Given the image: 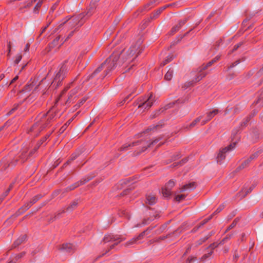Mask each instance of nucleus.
<instances>
[{
    "label": "nucleus",
    "instance_id": "14",
    "mask_svg": "<svg viewBox=\"0 0 263 263\" xmlns=\"http://www.w3.org/2000/svg\"><path fill=\"white\" fill-rule=\"evenodd\" d=\"M144 141L142 139L134 141L131 143H125L123 144L121 147L118 149V151L120 152L124 151L127 150L129 147L138 146L142 144Z\"/></svg>",
    "mask_w": 263,
    "mask_h": 263
},
{
    "label": "nucleus",
    "instance_id": "60",
    "mask_svg": "<svg viewBox=\"0 0 263 263\" xmlns=\"http://www.w3.org/2000/svg\"><path fill=\"white\" fill-rule=\"evenodd\" d=\"M208 240V238L206 236L200 239L197 241H196V246H200L204 243L206 240Z\"/></svg>",
    "mask_w": 263,
    "mask_h": 263
},
{
    "label": "nucleus",
    "instance_id": "26",
    "mask_svg": "<svg viewBox=\"0 0 263 263\" xmlns=\"http://www.w3.org/2000/svg\"><path fill=\"white\" fill-rule=\"evenodd\" d=\"M32 205L33 204L31 203L30 201L29 202H27L21 208L19 209V210H18V212H19L20 214L23 213L24 212L28 210Z\"/></svg>",
    "mask_w": 263,
    "mask_h": 263
},
{
    "label": "nucleus",
    "instance_id": "58",
    "mask_svg": "<svg viewBox=\"0 0 263 263\" xmlns=\"http://www.w3.org/2000/svg\"><path fill=\"white\" fill-rule=\"evenodd\" d=\"M212 217H213V215H211L208 218L204 219L203 221H202L199 223V225L200 226V227H201L202 226H203L204 224H205L206 223H207L210 219H211L212 218Z\"/></svg>",
    "mask_w": 263,
    "mask_h": 263
},
{
    "label": "nucleus",
    "instance_id": "55",
    "mask_svg": "<svg viewBox=\"0 0 263 263\" xmlns=\"http://www.w3.org/2000/svg\"><path fill=\"white\" fill-rule=\"evenodd\" d=\"M224 208V204H220L218 208L216 209V210L212 214L213 216L216 214H217L219 212H220Z\"/></svg>",
    "mask_w": 263,
    "mask_h": 263
},
{
    "label": "nucleus",
    "instance_id": "12",
    "mask_svg": "<svg viewBox=\"0 0 263 263\" xmlns=\"http://www.w3.org/2000/svg\"><path fill=\"white\" fill-rule=\"evenodd\" d=\"M162 137H159L158 138L155 139V140H153L151 142H150L149 144H147L146 145L143 146L141 150L140 151H135L133 153V156H137L139 155H140L142 152H144L145 151L148 147H149L151 146V145L157 143L161 139Z\"/></svg>",
    "mask_w": 263,
    "mask_h": 263
},
{
    "label": "nucleus",
    "instance_id": "18",
    "mask_svg": "<svg viewBox=\"0 0 263 263\" xmlns=\"http://www.w3.org/2000/svg\"><path fill=\"white\" fill-rule=\"evenodd\" d=\"M171 4H168L165 5L163 7H161L158 9L156 11H155L154 13H153L151 15V18L152 19H155L161 13V12L164 11L165 9L171 6Z\"/></svg>",
    "mask_w": 263,
    "mask_h": 263
},
{
    "label": "nucleus",
    "instance_id": "42",
    "mask_svg": "<svg viewBox=\"0 0 263 263\" xmlns=\"http://www.w3.org/2000/svg\"><path fill=\"white\" fill-rule=\"evenodd\" d=\"M162 193L164 197H168L171 195V190L164 186L162 188Z\"/></svg>",
    "mask_w": 263,
    "mask_h": 263
},
{
    "label": "nucleus",
    "instance_id": "35",
    "mask_svg": "<svg viewBox=\"0 0 263 263\" xmlns=\"http://www.w3.org/2000/svg\"><path fill=\"white\" fill-rule=\"evenodd\" d=\"M174 233H175V231L172 232V233H169V234H167L165 236H160V237H158L157 238H156V239H155V242H159L163 240H164V239H165L166 238H171Z\"/></svg>",
    "mask_w": 263,
    "mask_h": 263
},
{
    "label": "nucleus",
    "instance_id": "36",
    "mask_svg": "<svg viewBox=\"0 0 263 263\" xmlns=\"http://www.w3.org/2000/svg\"><path fill=\"white\" fill-rule=\"evenodd\" d=\"M239 220H240L239 218H238V217L236 218L233 220L232 223L227 228V229H226L224 233H227V232H228L232 229L234 228L236 226V224H237V223L239 222Z\"/></svg>",
    "mask_w": 263,
    "mask_h": 263
},
{
    "label": "nucleus",
    "instance_id": "21",
    "mask_svg": "<svg viewBox=\"0 0 263 263\" xmlns=\"http://www.w3.org/2000/svg\"><path fill=\"white\" fill-rule=\"evenodd\" d=\"M96 8V4L91 2L87 13L85 14V16H87V18L91 16L95 12Z\"/></svg>",
    "mask_w": 263,
    "mask_h": 263
},
{
    "label": "nucleus",
    "instance_id": "57",
    "mask_svg": "<svg viewBox=\"0 0 263 263\" xmlns=\"http://www.w3.org/2000/svg\"><path fill=\"white\" fill-rule=\"evenodd\" d=\"M39 147V146L36 144L33 149L28 152V156H29L30 157H31L37 151Z\"/></svg>",
    "mask_w": 263,
    "mask_h": 263
},
{
    "label": "nucleus",
    "instance_id": "38",
    "mask_svg": "<svg viewBox=\"0 0 263 263\" xmlns=\"http://www.w3.org/2000/svg\"><path fill=\"white\" fill-rule=\"evenodd\" d=\"M251 118V116L249 115L247 116L246 118H245L243 121L241 122L239 128H243L244 127H246L248 124V123L249 122Z\"/></svg>",
    "mask_w": 263,
    "mask_h": 263
},
{
    "label": "nucleus",
    "instance_id": "31",
    "mask_svg": "<svg viewBox=\"0 0 263 263\" xmlns=\"http://www.w3.org/2000/svg\"><path fill=\"white\" fill-rule=\"evenodd\" d=\"M88 99V97H84L79 102L73 106V110H76L79 108Z\"/></svg>",
    "mask_w": 263,
    "mask_h": 263
},
{
    "label": "nucleus",
    "instance_id": "32",
    "mask_svg": "<svg viewBox=\"0 0 263 263\" xmlns=\"http://www.w3.org/2000/svg\"><path fill=\"white\" fill-rule=\"evenodd\" d=\"M34 84L33 82H31L30 83L27 84L23 88V89L20 91L21 92H28L30 91L34 87Z\"/></svg>",
    "mask_w": 263,
    "mask_h": 263
},
{
    "label": "nucleus",
    "instance_id": "29",
    "mask_svg": "<svg viewBox=\"0 0 263 263\" xmlns=\"http://www.w3.org/2000/svg\"><path fill=\"white\" fill-rule=\"evenodd\" d=\"M174 58V56L172 54H169L166 58L163 60L160 64V66L163 67L168 63L171 62Z\"/></svg>",
    "mask_w": 263,
    "mask_h": 263
},
{
    "label": "nucleus",
    "instance_id": "39",
    "mask_svg": "<svg viewBox=\"0 0 263 263\" xmlns=\"http://www.w3.org/2000/svg\"><path fill=\"white\" fill-rule=\"evenodd\" d=\"M166 108H161L159 110H157L155 111H154L151 115V119H153L156 117H157L158 116H159L161 112H162L164 110H165Z\"/></svg>",
    "mask_w": 263,
    "mask_h": 263
},
{
    "label": "nucleus",
    "instance_id": "10",
    "mask_svg": "<svg viewBox=\"0 0 263 263\" xmlns=\"http://www.w3.org/2000/svg\"><path fill=\"white\" fill-rule=\"evenodd\" d=\"M125 238L120 235H114L112 233L106 234L103 239V241L104 243H107L110 241H122L124 240Z\"/></svg>",
    "mask_w": 263,
    "mask_h": 263
},
{
    "label": "nucleus",
    "instance_id": "41",
    "mask_svg": "<svg viewBox=\"0 0 263 263\" xmlns=\"http://www.w3.org/2000/svg\"><path fill=\"white\" fill-rule=\"evenodd\" d=\"M162 127V125L157 124L156 125H153L149 126L143 133H148L151 131H154L158 128H160Z\"/></svg>",
    "mask_w": 263,
    "mask_h": 263
},
{
    "label": "nucleus",
    "instance_id": "45",
    "mask_svg": "<svg viewBox=\"0 0 263 263\" xmlns=\"http://www.w3.org/2000/svg\"><path fill=\"white\" fill-rule=\"evenodd\" d=\"M71 121L70 120H69L64 125H63L59 129V134H62L64 132V131L66 130V129L67 128V126L70 123Z\"/></svg>",
    "mask_w": 263,
    "mask_h": 263
},
{
    "label": "nucleus",
    "instance_id": "50",
    "mask_svg": "<svg viewBox=\"0 0 263 263\" xmlns=\"http://www.w3.org/2000/svg\"><path fill=\"white\" fill-rule=\"evenodd\" d=\"M259 154V152H256L255 153L251 154L248 159L251 162L252 160L257 158L258 157Z\"/></svg>",
    "mask_w": 263,
    "mask_h": 263
},
{
    "label": "nucleus",
    "instance_id": "56",
    "mask_svg": "<svg viewBox=\"0 0 263 263\" xmlns=\"http://www.w3.org/2000/svg\"><path fill=\"white\" fill-rule=\"evenodd\" d=\"M187 161V158H184L182 159L180 162H175L172 165H173L174 167L178 166L179 164L182 165L184 164Z\"/></svg>",
    "mask_w": 263,
    "mask_h": 263
},
{
    "label": "nucleus",
    "instance_id": "5",
    "mask_svg": "<svg viewBox=\"0 0 263 263\" xmlns=\"http://www.w3.org/2000/svg\"><path fill=\"white\" fill-rule=\"evenodd\" d=\"M67 62L68 61L65 60L62 64L59 71L56 74L51 84L53 87H55V88H57L61 85V82L65 77L68 69V67L67 66Z\"/></svg>",
    "mask_w": 263,
    "mask_h": 263
},
{
    "label": "nucleus",
    "instance_id": "49",
    "mask_svg": "<svg viewBox=\"0 0 263 263\" xmlns=\"http://www.w3.org/2000/svg\"><path fill=\"white\" fill-rule=\"evenodd\" d=\"M175 183L173 180H169L167 183L165 184V187L168 189L169 190H172L173 187L174 186Z\"/></svg>",
    "mask_w": 263,
    "mask_h": 263
},
{
    "label": "nucleus",
    "instance_id": "4",
    "mask_svg": "<svg viewBox=\"0 0 263 263\" xmlns=\"http://www.w3.org/2000/svg\"><path fill=\"white\" fill-rule=\"evenodd\" d=\"M143 40L139 39L135 43H133L126 51V59H129L133 57V60L136 59L143 50L144 47L142 45Z\"/></svg>",
    "mask_w": 263,
    "mask_h": 263
},
{
    "label": "nucleus",
    "instance_id": "44",
    "mask_svg": "<svg viewBox=\"0 0 263 263\" xmlns=\"http://www.w3.org/2000/svg\"><path fill=\"white\" fill-rule=\"evenodd\" d=\"M43 4V1L41 0H39L37 4L35 6L34 9H33V12L36 13H38L39 9H40L41 7L42 6Z\"/></svg>",
    "mask_w": 263,
    "mask_h": 263
},
{
    "label": "nucleus",
    "instance_id": "34",
    "mask_svg": "<svg viewBox=\"0 0 263 263\" xmlns=\"http://www.w3.org/2000/svg\"><path fill=\"white\" fill-rule=\"evenodd\" d=\"M65 212V210L64 209V208H63L62 209L60 210L57 213H55L54 216L53 217L51 218L50 220L52 221H54L57 219L60 218L62 214L64 213Z\"/></svg>",
    "mask_w": 263,
    "mask_h": 263
},
{
    "label": "nucleus",
    "instance_id": "48",
    "mask_svg": "<svg viewBox=\"0 0 263 263\" xmlns=\"http://www.w3.org/2000/svg\"><path fill=\"white\" fill-rule=\"evenodd\" d=\"M170 221L166 223H164L163 224V225H162L157 230V233L158 234H160L162 232H163V231H164L167 227V224L169 223Z\"/></svg>",
    "mask_w": 263,
    "mask_h": 263
},
{
    "label": "nucleus",
    "instance_id": "46",
    "mask_svg": "<svg viewBox=\"0 0 263 263\" xmlns=\"http://www.w3.org/2000/svg\"><path fill=\"white\" fill-rule=\"evenodd\" d=\"M43 197V196L41 194H38L35 196H34L31 200V203L32 204H34L36 202H37L40 199H41Z\"/></svg>",
    "mask_w": 263,
    "mask_h": 263
},
{
    "label": "nucleus",
    "instance_id": "2",
    "mask_svg": "<svg viewBox=\"0 0 263 263\" xmlns=\"http://www.w3.org/2000/svg\"><path fill=\"white\" fill-rule=\"evenodd\" d=\"M119 58L118 53H113L110 57L107 58L103 63H105V66L104 67V70L100 74L98 79L103 80L109 72L114 69L117 65V62Z\"/></svg>",
    "mask_w": 263,
    "mask_h": 263
},
{
    "label": "nucleus",
    "instance_id": "15",
    "mask_svg": "<svg viewBox=\"0 0 263 263\" xmlns=\"http://www.w3.org/2000/svg\"><path fill=\"white\" fill-rule=\"evenodd\" d=\"M145 203L150 205L155 204L157 201L156 196L153 193L147 194L145 196Z\"/></svg>",
    "mask_w": 263,
    "mask_h": 263
},
{
    "label": "nucleus",
    "instance_id": "59",
    "mask_svg": "<svg viewBox=\"0 0 263 263\" xmlns=\"http://www.w3.org/2000/svg\"><path fill=\"white\" fill-rule=\"evenodd\" d=\"M22 102L17 104H14L13 105V108L11 109V110L9 111V114H12L14 111H15L18 107L22 104Z\"/></svg>",
    "mask_w": 263,
    "mask_h": 263
},
{
    "label": "nucleus",
    "instance_id": "28",
    "mask_svg": "<svg viewBox=\"0 0 263 263\" xmlns=\"http://www.w3.org/2000/svg\"><path fill=\"white\" fill-rule=\"evenodd\" d=\"M220 112L218 109H215L212 111H211L206 114V118L208 120H211L214 116L218 114Z\"/></svg>",
    "mask_w": 263,
    "mask_h": 263
},
{
    "label": "nucleus",
    "instance_id": "7",
    "mask_svg": "<svg viewBox=\"0 0 263 263\" xmlns=\"http://www.w3.org/2000/svg\"><path fill=\"white\" fill-rule=\"evenodd\" d=\"M85 16L84 13H80L77 15H73L71 19L70 17L66 19V20L63 23V24H65L69 21V23H71L72 21H73V24H72L71 26L74 27L77 25H79V26H81L85 22L84 17Z\"/></svg>",
    "mask_w": 263,
    "mask_h": 263
},
{
    "label": "nucleus",
    "instance_id": "40",
    "mask_svg": "<svg viewBox=\"0 0 263 263\" xmlns=\"http://www.w3.org/2000/svg\"><path fill=\"white\" fill-rule=\"evenodd\" d=\"M214 63L212 61H210L208 63H207L206 64H203L200 66V72H202V71L206 70L208 67L211 66Z\"/></svg>",
    "mask_w": 263,
    "mask_h": 263
},
{
    "label": "nucleus",
    "instance_id": "20",
    "mask_svg": "<svg viewBox=\"0 0 263 263\" xmlns=\"http://www.w3.org/2000/svg\"><path fill=\"white\" fill-rule=\"evenodd\" d=\"M79 89H80L79 87V88L76 87L75 88H74L73 89H72L70 91V95L68 96V98L67 99L66 102V104L70 103L76 98V97H74L73 98V97L78 92V90H79Z\"/></svg>",
    "mask_w": 263,
    "mask_h": 263
},
{
    "label": "nucleus",
    "instance_id": "3",
    "mask_svg": "<svg viewBox=\"0 0 263 263\" xmlns=\"http://www.w3.org/2000/svg\"><path fill=\"white\" fill-rule=\"evenodd\" d=\"M29 158H30V157L28 156V149L27 147L24 148L22 150L19 156L15 159L14 161H11L9 162V161L7 158H4L2 161V164L4 163L2 169L5 170L10 166H14L16 165L17 161L20 162L21 163H24Z\"/></svg>",
    "mask_w": 263,
    "mask_h": 263
},
{
    "label": "nucleus",
    "instance_id": "53",
    "mask_svg": "<svg viewBox=\"0 0 263 263\" xmlns=\"http://www.w3.org/2000/svg\"><path fill=\"white\" fill-rule=\"evenodd\" d=\"M134 179L133 177H129L128 178H126L124 180H122L121 183V184H129V183H130L131 182L133 181Z\"/></svg>",
    "mask_w": 263,
    "mask_h": 263
},
{
    "label": "nucleus",
    "instance_id": "24",
    "mask_svg": "<svg viewBox=\"0 0 263 263\" xmlns=\"http://www.w3.org/2000/svg\"><path fill=\"white\" fill-rule=\"evenodd\" d=\"M197 184L195 182H190L188 184L184 185L181 188V192H183L189 189H195L196 187Z\"/></svg>",
    "mask_w": 263,
    "mask_h": 263
},
{
    "label": "nucleus",
    "instance_id": "54",
    "mask_svg": "<svg viewBox=\"0 0 263 263\" xmlns=\"http://www.w3.org/2000/svg\"><path fill=\"white\" fill-rule=\"evenodd\" d=\"M196 257L189 256L186 260V263H195L196 261Z\"/></svg>",
    "mask_w": 263,
    "mask_h": 263
},
{
    "label": "nucleus",
    "instance_id": "27",
    "mask_svg": "<svg viewBox=\"0 0 263 263\" xmlns=\"http://www.w3.org/2000/svg\"><path fill=\"white\" fill-rule=\"evenodd\" d=\"M32 205L33 204L31 203L30 201L29 202H27L21 208L19 209V210H18V212H19L20 214L23 213L24 212L28 210Z\"/></svg>",
    "mask_w": 263,
    "mask_h": 263
},
{
    "label": "nucleus",
    "instance_id": "52",
    "mask_svg": "<svg viewBox=\"0 0 263 263\" xmlns=\"http://www.w3.org/2000/svg\"><path fill=\"white\" fill-rule=\"evenodd\" d=\"M233 235L232 234H228L224 238H223L219 242V244L223 245L228 239H230Z\"/></svg>",
    "mask_w": 263,
    "mask_h": 263
},
{
    "label": "nucleus",
    "instance_id": "11",
    "mask_svg": "<svg viewBox=\"0 0 263 263\" xmlns=\"http://www.w3.org/2000/svg\"><path fill=\"white\" fill-rule=\"evenodd\" d=\"M59 250L61 251L72 254L74 252L75 246L70 243H64L59 246Z\"/></svg>",
    "mask_w": 263,
    "mask_h": 263
},
{
    "label": "nucleus",
    "instance_id": "23",
    "mask_svg": "<svg viewBox=\"0 0 263 263\" xmlns=\"http://www.w3.org/2000/svg\"><path fill=\"white\" fill-rule=\"evenodd\" d=\"M105 63H102L91 75L89 76V79H91L97 77V74L100 72L103 69H104V67L105 66Z\"/></svg>",
    "mask_w": 263,
    "mask_h": 263
},
{
    "label": "nucleus",
    "instance_id": "64",
    "mask_svg": "<svg viewBox=\"0 0 263 263\" xmlns=\"http://www.w3.org/2000/svg\"><path fill=\"white\" fill-rule=\"evenodd\" d=\"M146 234H147V233H146V231H143L137 237H136V239H137L138 240H141L143 238L144 236Z\"/></svg>",
    "mask_w": 263,
    "mask_h": 263
},
{
    "label": "nucleus",
    "instance_id": "16",
    "mask_svg": "<svg viewBox=\"0 0 263 263\" xmlns=\"http://www.w3.org/2000/svg\"><path fill=\"white\" fill-rule=\"evenodd\" d=\"M82 153L80 150H78L71 154L70 158L64 164L63 167H65L70 164L73 161L77 159Z\"/></svg>",
    "mask_w": 263,
    "mask_h": 263
},
{
    "label": "nucleus",
    "instance_id": "8",
    "mask_svg": "<svg viewBox=\"0 0 263 263\" xmlns=\"http://www.w3.org/2000/svg\"><path fill=\"white\" fill-rule=\"evenodd\" d=\"M236 143V141L232 143L229 145L228 146L220 149L216 157L217 162H220L221 161L225 159L226 154L227 152L232 151L235 147Z\"/></svg>",
    "mask_w": 263,
    "mask_h": 263
},
{
    "label": "nucleus",
    "instance_id": "9",
    "mask_svg": "<svg viewBox=\"0 0 263 263\" xmlns=\"http://www.w3.org/2000/svg\"><path fill=\"white\" fill-rule=\"evenodd\" d=\"M93 177H90L88 176L85 178H83L81 179L79 181L74 183L73 184L68 186L66 188H65L63 192V194H64L65 193L69 192L70 191H71L77 188L79 186L84 184L88 182L89 181L91 180L92 179Z\"/></svg>",
    "mask_w": 263,
    "mask_h": 263
},
{
    "label": "nucleus",
    "instance_id": "47",
    "mask_svg": "<svg viewBox=\"0 0 263 263\" xmlns=\"http://www.w3.org/2000/svg\"><path fill=\"white\" fill-rule=\"evenodd\" d=\"M151 4L150 2L148 3L147 4H145L143 7L140 8L138 10V11H140V12H143L144 11H147L150 9V6H151Z\"/></svg>",
    "mask_w": 263,
    "mask_h": 263
},
{
    "label": "nucleus",
    "instance_id": "37",
    "mask_svg": "<svg viewBox=\"0 0 263 263\" xmlns=\"http://www.w3.org/2000/svg\"><path fill=\"white\" fill-rule=\"evenodd\" d=\"M60 39V36L59 35L57 37H56L52 42L50 43L48 45V46L50 48H54V47L57 46L59 44V41Z\"/></svg>",
    "mask_w": 263,
    "mask_h": 263
},
{
    "label": "nucleus",
    "instance_id": "62",
    "mask_svg": "<svg viewBox=\"0 0 263 263\" xmlns=\"http://www.w3.org/2000/svg\"><path fill=\"white\" fill-rule=\"evenodd\" d=\"M185 197L186 196L184 195H178L175 197V200L178 202H180L181 200H183L185 198Z\"/></svg>",
    "mask_w": 263,
    "mask_h": 263
},
{
    "label": "nucleus",
    "instance_id": "22",
    "mask_svg": "<svg viewBox=\"0 0 263 263\" xmlns=\"http://www.w3.org/2000/svg\"><path fill=\"white\" fill-rule=\"evenodd\" d=\"M200 67H199V68H198V74L195 76V79L193 80V82H197L200 81L203 78H204L207 74L206 72H203V71H202V72H200Z\"/></svg>",
    "mask_w": 263,
    "mask_h": 263
},
{
    "label": "nucleus",
    "instance_id": "51",
    "mask_svg": "<svg viewBox=\"0 0 263 263\" xmlns=\"http://www.w3.org/2000/svg\"><path fill=\"white\" fill-rule=\"evenodd\" d=\"M115 242L112 244V245H111L108 248V249L106 251V252L103 254V255H104L105 254H106L107 252H108L110 250L113 249L115 247H116V246H117L121 241H119V240H117V241H115Z\"/></svg>",
    "mask_w": 263,
    "mask_h": 263
},
{
    "label": "nucleus",
    "instance_id": "63",
    "mask_svg": "<svg viewBox=\"0 0 263 263\" xmlns=\"http://www.w3.org/2000/svg\"><path fill=\"white\" fill-rule=\"evenodd\" d=\"M213 253V251L212 250H211L210 252H209V253H208L206 254H204L202 256V257L201 258V259L202 260H205L206 258L209 257Z\"/></svg>",
    "mask_w": 263,
    "mask_h": 263
},
{
    "label": "nucleus",
    "instance_id": "25",
    "mask_svg": "<svg viewBox=\"0 0 263 263\" xmlns=\"http://www.w3.org/2000/svg\"><path fill=\"white\" fill-rule=\"evenodd\" d=\"M250 163H251V161L248 159H247V160H245V161H243L242 162V163L239 166H238L236 168L235 171L238 172L240 171V170L248 167L249 166Z\"/></svg>",
    "mask_w": 263,
    "mask_h": 263
},
{
    "label": "nucleus",
    "instance_id": "1",
    "mask_svg": "<svg viewBox=\"0 0 263 263\" xmlns=\"http://www.w3.org/2000/svg\"><path fill=\"white\" fill-rule=\"evenodd\" d=\"M61 115L58 110L52 108L47 113L41 115L39 120L32 125L30 130L40 133L52 121L60 118Z\"/></svg>",
    "mask_w": 263,
    "mask_h": 263
},
{
    "label": "nucleus",
    "instance_id": "61",
    "mask_svg": "<svg viewBox=\"0 0 263 263\" xmlns=\"http://www.w3.org/2000/svg\"><path fill=\"white\" fill-rule=\"evenodd\" d=\"M255 187V185L254 184H252L250 187L249 189H248V190H247L246 191H245V195L243 196V198L245 197L248 194H249L250 193H251L252 192V191L254 189Z\"/></svg>",
    "mask_w": 263,
    "mask_h": 263
},
{
    "label": "nucleus",
    "instance_id": "30",
    "mask_svg": "<svg viewBox=\"0 0 263 263\" xmlns=\"http://www.w3.org/2000/svg\"><path fill=\"white\" fill-rule=\"evenodd\" d=\"M202 118V116H200L196 118L189 125L186 126L185 127H184V128L189 129L194 127L198 123L201 121Z\"/></svg>",
    "mask_w": 263,
    "mask_h": 263
},
{
    "label": "nucleus",
    "instance_id": "43",
    "mask_svg": "<svg viewBox=\"0 0 263 263\" xmlns=\"http://www.w3.org/2000/svg\"><path fill=\"white\" fill-rule=\"evenodd\" d=\"M52 134V132L49 133V134H47L45 136H44V137H43L37 143V145L38 146H39V147L44 143L47 140V139L50 137V136L51 135V134Z\"/></svg>",
    "mask_w": 263,
    "mask_h": 263
},
{
    "label": "nucleus",
    "instance_id": "19",
    "mask_svg": "<svg viewBox=\"0 0 263 263\" xmlns=\"http://www.w3.org/2000/svg\"><path fill=\"white\" fill-rule=\"evenodd\" d=\"M27 236L23 235L20 236L12 244L11 249L15 248L21 245L26 239Z\"/></svg>",
    "mask_w": 263,
    "mask_h": 263
},
{
    "label": "nucleus",
    "instance_id": "33",
    "mask_svg": "<svg viewBox=\"0 0 263 263\" xmlns=\"http://www.w3.org/2000/svg\"><path fill=\"white\" fill-rule=\"evenodd\" d=\"M174 73V69L172 68H170L166 73L164 76V79L166 81H170L172 80L173 75Z\"/></svg>",
    "mask_w": 263,
    "mask_h": 263
},
{
    "label": "nucleus",
    "instance_id": "17",
    "mask_svg": "<svg viewBox=\"0 0 263 263\" xmlns=\"http://www.w3.org/2000/svg\"><path fill=\"white\" fill-rule=\"evenodd\" d=\"M79 203V201L78 199L74 200L70 202L67 206L64 207V208L66 212H71L77 208Z\"/></svg>",
    "mask_w": 263,
    "mask_h": 263
},
{
    "label": "nucleus",
    "instance_id": "6",
    "mask_svg": "<svg viewBox=\"0 0 263 263\" xmlns=\"http://www.w3.org/2000/svg\"><path fill=\"white\" fill-rule=\"evenodd\" d=\"M155 97H153L152 92L149 93L148 96H144L139 98L138 108H149L155 102Z\"/></svg>",
    "mask_w": 263,
    "mask_h": 263
},
{
    "label": "nucleus",
    "instance_id": "13",
    "mask_svg": "<svg viewBox=\"0 0 263 263\" xmlns=\"http://www.w3.org/2000/svg\"><path fill=\"white\" fill-rule=\"evenodd\" d=\"M188 18H185L182 20H180L178 22V23L173 27L170 31V35H173L176 32L178 31L187 22Z\"/></svg>",
    "mask_w": 263,
    "mask_h": 263
}]
</instances>
